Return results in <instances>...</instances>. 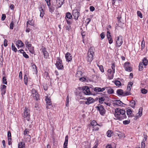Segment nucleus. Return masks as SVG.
Here are the masks:
<instances>
[{
	"label": "nucleus",
	"instance_id": "nucleus-7",
	"mask_svg": "<svg viewBox=\"0 0 148 148\" xmlns=\"http://www.w3.org/2000/svg\"><path fill=\"white\" fill-rule=\"evenodd\" d=\"M72 14L74 16V19L77 20L79 16V12L77 9H76L73 10Z\"/></svg>",
	"mask_w": 148,
	"mask_h": 148
},
{
	"label": "nucleus",
	"instance_id": "nucleus-47",
	"mask_svg": "<svg viewBox=\"0 0 148 148\" xmlns=\"http://www.w3.org/2000/svg\"><path fill=\"white\" fill-rule=\"evenodd\" d=\"M145 46V41L144 40H143L142 42L141 43V50H143V49L144 48Z\"/></svg>",
	"mask_w": 148,
	"mask_h": 148
},
{
	"label": "nucleus",
	"instance_id": "nucleus-58",
	"mask_svg": "<svg viewBox=\"0 0 148 148\" xmlns=\"http://www.w3.org/2000/svg\"><path fill=\"white\" fill-rule=\"evenodd\" d=\"M7 42H8L7 40L6 39H5L4 40V42H3L4 45L5 47H6L8 45Z\"/></svg>",
	"mask_w": 148,
	"mask_h": 148
},
{
	"label": "nucleus",
	"instance_id": "nucleus-15",
	"mask_svg": "<svg viewBox=\"0 0 148 148\" xmlns=\"http://www.w3.org/2000/svg\"><path fill=\"white\" fill-rule=\"evenodd\" d=\"M142 111L143 108L141 107L139 109L138 113L136 114L135 119H136L141 116L142 115Z\"/></svg>",
	"mask_w": 148,
	"mask_h": 148
},
{
	"label": "nucleus",
	"instance_id": "nucleus-14",
	"mask_svg": "<svg viewBox=\"0 0 148 148\" xmlns=\"http://www.w3.org/2000/svg\"><path fill=\"white\" fill-rule=\"evenodd\" d=\"M41 50L43 53L44 56L45 58H47L49 56V54L47 51L45 47H42Z\"/></svg>",
	"mask_w": 148,
	"mask_h": 148
},
{
	"label": "nucleus",
	"instance_id": "nucleus-1",
	"mask_svg": "<svg viewBox=\"0 0 148 148\" xmlns=\"http://www.w3.org/2000/svg\"><path fill=\"white\" fill-rule=\"evenodd\" d=\"M114 115L116 120L121 121L127 118L125 110L119 108H117L115 110Z\"/></svg>",
	"mask_w": 148,
	"mask_h": 148
},
{
	"label": "nucleus",
	"instance_id": "nucleus-26",
	"mask_svg": "<svg viewBox=\"0 0 148 148\" xmlns=\"http://www.w3.org/2000/svg\"><path fill=\"white\" fill-rule=\"evenodd\" d=\"M23 43L21 40H18L16 42V46L18 48L20 47H21L23 46Z\"/></svg>",
	"mask_w": 148,
	"mask_h": 148
},
{
	"label": "nucleus",
	"instance_id": "nucleus-46",
	"mask_svg": "<svg viewBox=\"0 0 148 148\" xmlns=\"http://www.w3.org/2000/svg\"><path fill=\"white\" fill-rule=\"evenodd\" d=\"M94 90L96 92H101V88L96 87L94 89Z\"/></svg>",
	"mask_w": 148,
	"mask_h": 148
},
{
	"label": "nucleus",
	"instance_id": "nucleus-5",
	"mask_svg": "<svg viewBox=\"0 0 148 148\" xmlns=\"http://www.w3.org/2000/svg\"><path fill=\"white\" fill-rule=\"evenodd\" d=\"M123 42L122 37L121 36L117 37L116 40V46L118 47H120L122 45Z\"/></svg>",
	"mask_w": 148,
	"mask_h": 148
},
{
	"label": "nucleus",
	"instance_id": "nucleus-19",
	"mask_svg": "<svg viewBox=\"0 0 148 148\" xmlns=\"http://www.w3.org/2000/svg\"><path fill=\"white\" fill-rule=\"evenodd\" d=\"M107 36L108 40L109 43L110 44H112L113 42V40L111 37L110 33L109 31L107 32Z\"/></svg>",
	"mask_w": 148,
	"mask_h": 148
},
{
	"label": "nucleus",
	"instance_id": "nucleus-38",
	"mask_svg": "<svg viewBox=\"0 0 148 148\" xmlns=\"http://www.w3.org/2000/svg\"><path fill=\"white\" fill-rule=\"evenodd\" d=\"M12 49L13 51L15 52L17 51V49L15 47L14 44L13 43H12Z\"/></svg>",
	"mask_w": 148,
	"mask_h": 148
},
{
	"label": "nucleus",
	"instance_id": "nucleus-29",
	"mask_svg": "<svg viewBox=\"0 0 148 148\" xmlns=\"http://www.w3.org/2000/svg\"><path fill=\"white\" fill-rule=\"evenodd\" d=\"M133 84V83L132 82H129V84L127 86V90L128 91L127 92H128L130 93V91L131 88Z\"/></svg>",
	"mask_w": 148,
	"mask_h": 148
},
{
	"label": "nucleus",
	"instance_id": "nucleus-50",
	"mask_svg": "<svg viewBox=\"0 0 148 148\" xmlns=\"http://www.w3.org/2000/svg\"><path fill=\"white\" fill-rule=\"evenodd\" d=\"M14 26V23L13 21H12L10 24V29H13Z\"/></svg>",
	"mask_w": 148,
	"mask_h": 148
},
{
	"label": "nucleus",
	"instance_id": "nucleus-37",
	"mask_svg": "<svg viewBox=\"0 0 148 148\" xmlns=\"http://www.w3.org/2000/svg\"><path fill=\"white\" fill-rule=\"evenodd\" d=\"M27 79H28V77H27V75L25 74V76H24V81L25 84L26 85H27Z\"/></svg>",
	"mask_w": 148,
	"mask_h": 148
},
{
	"label": "nucleus",
	"instance_id": "nucleus-55",
	"mask_svg": "<svg viewBox=\"0 0 148 148\" xmlns=\"http://www.w3.org/2000/svg\"><path fill=\"white\" fill-rule=\"evenodd\" d=\"M130 122V121L125 120L123 121V123L124 125H127L129 124Z\"/></svg>",
	"mask_w": 148,
	"mask_h": 148
},
{
	"label": "nucleus",
	"instance_id": "nucleus-44",
	"mask_svg": "<svg viewBox=\"0 0 148 148\" xmlns=\"http://www.w3.org/2000/svg\"><path fill=\"white\" fill-rule=\"evenodd\" d=\"M115 85L118 87H119L121 85V83L118 81H116L115 82Z\"/></svg>",
	"mask_w": 148,
	"mask_h": 148
},
{
	"label": "nucleus",
	"instance_id": "nucleus-62",
	"mask_svg": "<svg viewBox=\"0 0 148 148\" xmlns=\"http://www.w3.org/2000/svg\"><path fill=\"white\" fill-rule=\"evenodd\" d=\"M11 134L10 132L9 131L8 133V138H11Z\"/></svg>",
	"mask_w": 148,
	"mask_h": 148
},
{
	"label": "nucleus",
	"instance_id": "nucleus-60",
	"mask_svg": "<svg viewBox=\"0 0 148 148\" xmlns=\"http://www.w3.org/2000/svg\"><path fill=\"white\" fill-rule=\"evenodd\" d=\"M145 143L143 142H142L141 143V148H145Z\"/></svg>",
	"mask_w": 148,
	"mask_h": 148
},
{
	"label": "nucleus",
	"instance_id": "nucleus-64",
	"mask_svg": "<svg viewBox=\"0 0 148 148\" xmlns=\"http://www.w3.org/2000/svg\"><path fill=\"white\" fill-rule=\"evenodd\" d=\"M79 80L83 82L86 79L84 77H81L80 78H79Z\"/></svg>",
	"mask_w": 148,
	"mask_h": 148
},
{
	"label": "nucleus",
	"instance_id": "nucleus-10",
	"mask_svg": "<svg viewBox=\"0 0 148 148\" xmlns=\"http://www.w3.org/2000/svg\"><path fill=\"white\" fill-rule=\"evenodd\" d=\"M97 108L100 114L102 115H104L105 114L106 110L104 108L103 106H102L100 105L97 106Z\"/></svg>",
	"mask_w": 148,
	"mask_h": 148
},
{
	"label": "nucleus",
	"instance_id": "nucleus-57",
	"mask_svg": "<svg viewBox=\"0 0 148 148\" xmlns=\"http://www.w3.org/2000/svg\"><path fill=\"white\" fill-rule=\"evenodd\" d=\"M23 56L25 58H29L28 56L26 54L25 52H23Z\"/></svg>",
	"mask_w": 148,
	"mask_h": 148
},
{
	"label": "nucleus",
	"instance_id": "nucleus-35",
	"mask_svg": "<svg viewBox=\"0 0 148 148\" xmlns=\"http://www.w3.org/2000/svg\"><path fill=\"white\" fill-rule=\"evenodd\" d=\"M113 133V132L111 130H108L107 132V136L108 137H111Z\"/></svg>",
	"mask_w": 148,
	"mask_h": 148
},
{
	"label": "nucleus",
	"instance_id": "nucleus-40",
	"mask_svg": "<svg viewBox=\"0 0 148 148\" xmlns=\"http://www.w3.org/2000/svg\"><path fill=\"white\" fill-rule=\"evenodd\" d=\"M2 82L3 84H7V82L6 81V78L5 76H4L2 79Z\"/></svg>",
	"mask_w": 148,
	"mask_h": 148
},
{
	"label": "nucleus",
	"instance_id": "nucleus-41",
	"mask_svg": "<svg viewBox=\"0 0 148 148\" xmlns=\"http://www.w3.org/2000/svg\"><path fill=\"white\" fill-rule=\"evenodd\" d=\"M66 17L69 19H71L72 18V16L70 13L68 12L66 13Z\"/></svg>",
	"mask_w": 148,
	"mask_h": 148
},
{
	"label": "nucleus",
	"instance_id": "nucleus-16",
	"mask_svg": "<svg viewBox=\"0 0 148 148\" xmlns=\"http://www.w3.org/2000/svg\"><path fill=\"white\" fill-rule=\"evenodd\" d=\"M64 0H56V3L57 8L60 7L63 4Z\"/></svg>",
	"mask_w": 148,
	"mask_h": 148
},
{
	"label": "nucleus",
	"instance_id": "nucleus-25",
	"mask_svg": "<svg viewBox=\"0 0 148 148\" xmlns=\"http://www.w3.org/2000/svg\"><path fill=\"white\" fill-rule=\"evenodd\" d=\"M68 136L67 135L66 136L65 138V141L64 144V148H67V146L68 144Z\"/></svg>",
	"mask_w": 148,
	"mask_h": 148
},
{
	"label": "nucleus",
	"instance_id": "nucleus-48",
	"mask_svg": "<svg viewBox=\"0 0 148 148\" xmlns=\"http://www.w3.org/2000/svg\"><path fill=\"white\" fill-rule=\"evenodd\" d=\"M69 96L68 95L66 97V106H69Z\"/></svg>",
	"mask_w": 148,
	"mask_h": 148
},
{
	"label": "nucleus",
	"instance_id": "nucleus-54",
	"mask_svg": "<svg viewBox=\"0 0 148 148\" xmlns=\"http://www.w3.org/2000/svg\"><path fill=\"white\" fill-rule=\"evenodd\" d=\"M111 69H112V71L115 72V64L114 63H112V64Z\"/></svg>",
	"mask_w": 148,
	"mask_h": 148
},
{
	"label": "nucleus",
	"instance_id": "nucleus-3",
	"mask_svg": "<svg viewBox=\"0 0 148 148\" xmlns=\"http://www.w3.org/2000/svg\"><path fill=\"white\" fill-rule=\"evenodd\" d=\"M94 53L93 50L90 48L88 52L87 53V60L88 62H90L93 59V55Z\"/></svg>",
	"mask_w": 148,
	"mask_h": 148
},
{
	"label": "nucleus",
	"instance_id": "nucleus-32",
	"mask_svg": "<svg viewBox=\"0 0 148 148\" xmlns=\"http://www.w3.org/2000/svg\"><path fill=\"white\" fill-rule=\"evenodd\" d=\"M32 67L33 69V71L36 73H37L38 71L37 67L35 65L33 64L32 66Z\"/></svg>",
	"mask_w": 148,
	"mask_h": 148
},
{
	"label": "nucleus",
	"instance_id": "nucleus-17",
	"mask_svg": "<svg viewBox=\"0 0 148 148\" xmlns=\"http://www.w3.org/2000/svg\"><path fill=\"white\" fill-rule=\"evenodd\" d=\"M86 99H87V101L85 102V103L87 105H89L93 103L94 101V100L92 97H89L88 98H86Z\"/></svg>",
	"mask_w": 148,
	"mask_h": 148
},
{
	"label": "nucleus",
	"instance_id": "nucleus-56",
	"mask_svg": "<svg viewBox=\"0 0 148 148\" xmlns=\"http://www.w3.org/2000/svg\"><path fill=\"white\" fill-rule=\"evenodd\" d=\"M8 144L9 145H11L12 144V139L11 138H8Z\"/></svg>",
	"mask_w": 148,
	"mask_h": 148
},
{
	"label": "nucleus",
	"instance_id": "nucleus-12",
	"mask_svg": "<svg viewBox=\"0 0 148 148\" xmlns=\"http://www.w3.org/2000/svg\"><path fill=\"white\" fill-rule=\"evenodd\" d=\"M124 67L127 71L130 72L132 71V68L130 66V63L129 62H126L124 64Z\"/></svg>",
	"mask_w": 148,
	"mask_h": 148
},
{
	"label": "nucleus",
	"instance_id": "nucleus-27",
	"mask_svg": "<svg viewBox=\"0 0 148 148\" xmlns=\"http://www.w3.org/2000/svg\"><path fill=\"white\" fill-rule=\"evenodd\" d=\"M56 6V5L53 4L51 6H50V5H49V6H48L49 8V11L51 13H52L55 10V8L54 6Z\"/></svg>",
	"mask_w": 148,
	"mask_h": 148
},
{
	"label": "nucleus",
	"instance_id": "nucleus-33",
	"mask_svg": "<svg viewBox=\"0 0 148 148\" xmlns=\"http://www.w3.org/2000/svg\"><path fill=\"white\" fill-rule=\"evenodd\" d=\"M116 132L119 133V134L116 133L119 138H122L125 137V135L124 134L121 133L119 131Z\"/></svg>",
	"mask_w": 148,
	"mask_h": 148
},
{
	"label": "nucleus",
	"instance_id": "nucleus-18",
	"mask_svg": "<svg viewBox=\"0 0 148 148\" xmlns=\"http://www.w3.org/2000/svg\"><path fill=\"white\" fill-rule=\"evenodd\" d=\"M65 57L66 61L68 62L71 61L72 59L71 55L69 53L67 52L65 55Z\"/></svg>",
	"mask_w": 148,
	"mask_h": 148
},
{
	"label": "nucleus",
	"instance_id": "nucleus-8",
	"mask_svg": "<svg viewBox=\"0 0 148 148\" xmlns=\"http://www.w3.org/2000/svg\"><path fill=\"white\" fill-rule=\"evenodd\" d=\"M32 95L34 99L36 100H38L39 99V95L36 91L34 89H32Z\"/></svg>",
	"mask_w": 148,
	"mask_h": 148
},
{
	"label": "nucleus",
	"instance_id": "nucleus-49",
	"mask_svg": "<svg viewBox=\"0 0 148 148\" xmlns=\"http://www.w3.org/2000/svg\"><path fill=\"white\" fill-rule=\"evenodd\" d=\"M141 92L143 94H146L147 93V91L145 89L143 88L141 89Z\"/></svg>",
	"mask_w": 148,
	"mask_h": 148
},
{
	"label": "nucleus",
	"instance_id": "nucleus-24",
	"mask_svg": "<svg viewBox=\"0 0 148 148\" xmlns=\"http://www.w3.org/2000/svg\"><path fill=\"white\" fill-rule=\"evenodd\" d=\"M39 10L40 12V16L42 18L45 14L41 6L39 8Z\"/></svg>",
	"mask_w": 148,
	"mask_h": 148
},
{
	"label": "nucleus",
	"instance_id": "nucleus-52",
	"mask_svg": "<svg viewBox=\"0 0 148 148\" xmlns=\"http://www.w3.org/2000/svg\"><path fill=\"white\" fill-rule=\"evenodd\" d=\"M25 43L27 47H31L32 46V45L31 44L29 43L28 41H26Z\"/></svg>",
	"mask_w": 148,
	"mask_h": 148
},
{
	"label": "nucleus",
	"instance_id": "nucleus-6",
	"mask_svg": "<svg viewBox=\"0 0 148 148\" xmlns=\"http://www.w3.org/2000/svg\"><path fill=\"white\" fill-rule=\"evenodd\" d=\"M107 75L110 79H112L114 77V74L115 72L112 71L111 69H109L107 71Z\"/></svg>",
	"mask_w": 148,
	"mask_h": 148
},
{
	"label": "nucleus",
	"instance_id": "nucleus-21",
	"mask_svg": "<svg viewBox=\"0 0 148 148\" xmlns=\"http://www.w3.org/2000/svg\"><path fill=\"white\" fill-rule=\"evenodd\" d=\"M6 86L5 85H1V94L3 95H5V89L6 88Z\"/></svg>",
	"mask_w": 148,
	"mask_h": 148
},
{
	"label": "nucleus",
	"instance_id": "nucleus-61",
	"mask_svg": "<svg viewBox=\"0 0 148 148\" xmlns=\"http://www.w3.org/2000/svg\"><path fill=\"white\" fill-rule=\"evenodd\" d=\"M6 18V15L5 14H3L2 15V17H1V20L2 21L4 20Z\"/></svg>",
	"mask_w": 148,
	"mask_h": 148
},
{
	"label": "nucleus",
	"instance_id": "nucleus-9",
	"mask_svg": "<svg viewBox=\"0 0 148 148\" xmlns=\"http://www.w3.org/2000/svg\"><path fill=\"white\" fill-rule=\"evenodd\" d=\"M45 101L47 104V109H50L52 107L51 99L49 97H47L45 99Z\"/></svg>",
	"mask_w": 148,
	"mask_h": 148
},
{
	"label": "nucleus",
	"instance_id": "nucleus-63",
	"mask_svg": "<svg viewBox=\"0 0 148 148\" xmlns=\"http://www.w3.org/2000/svg\"><path fill=\"white\" fill-rule=\"evenodd\" d=\"M108 92L110 94H112L114 93V91L113 89H111L108 90Z\"/></svg>",
	"mask_w": 148,
	"mask_h": 148
},
{
	"label": "nucleus",
	"instance_id": "nucleus-4",
	"mask_svg": "<svg viewBox=\"0 0 148 148\" xmlns=\"http://www.w3.org/2000/svg\"><path fill=\"white\" fill-rule=\"evenodd\" d=\"M55 64L57 68L59 70H62L63 69V66L62 64V60L60 58L58 57Z\"/></svg>",
	"mask_w": 148,
	"mask_h": 148
},
{
	"label": "nucleus",
	"instance_id": "nucleus-30",
	"mask_svg": "<svg viewBox=\"0 0 148 148\" xmlns=\"http://www.w3.org/2000/svg\"><path fill=\"white\" fill-rule=\"evenodd\" d=\"M82 75V72L80 71H77V73L76 74V77L78 78L81 77Z\"/></svg>",
	"mask_w": 148,
	"mask_h": 148
},
{
	"label": "nucleus",
	"instance_id": "nucleus-39",
	"mask_svg": "<svg viewBox=\"0 0 148 148\" xmlns=\"http://www.w3.org/2000/svg\"><path fill=\"white\" fill-rule=\"evenodd\" d=\"M105 99L104 97H101L99 98V102L101 103H103V102L104 101Z\"/></svg>",
	"mask_w": 148,
	"mask_h": 148
},
{
	"label": "nucleus",
	"instance_id": "nucleus-22",
	"mask_svg": "<svg viewBox=\"0 0 148 148\" xmlns=\"http://www.w3.org/2000/svg\"><path fill=\"white\" fill-rule=\"evenodd\" d=\"M126 112L129 117H132L134 116V115L132 113V110L130 109L127 110Z\"/></svg>",
	"mask_w": 148,
	"mask_h": 148
},
{
	"label": "nucleus",
	"instance_id": "nucleus-51",
	"mask_svg": "<svg viewBox=\"0 0 148 148\" xmlns=\"http://www.w3.org/2000/svg\"><path fill=\"white\" fill-rule=\"evenodd\" d=\"M27 24H28L31 25H33L34 24V22L32 20L31 21H28L27 22Z\"/></svg>",
	"mask_w": 148,
	"mask_h": 148
},
{
	"label": "nucleus",
	"instance_id": "nucleus-53",
	"mask_svg": "<svg viewBox=\"0 0 148 148\" xmlns=\"http://www.w3.org/2000/svg\"><path fill=\"white\" fill-rule=\"evenodd\" d=\"M99 68V69L100 70V71L102 72L103 73L104 72V70L103 69V67L102 66L100 65L98 66Z\"/></svg>",
	"mask_w": 148,
	"mask_h": 148
},
{
	"label": "nucleus",
	"instance_id": "nucleus-34",
	"mask_svg": "<svg viewBox=\"0 0 148 148\" xmlns=\"http://www.w3.org/2000/svg\"><path fill=\"white\" fill-rule=\"evenodd\" d=\"M144 64L142 62H140L139 63V70L140 71H141L143 69V65Z\"/></svg>",
	"mask_w": 148,
	"mask_h": 148
},
{
	"label": "nucleus",
	"instance_id": "nucleus-13",
	"mask_svg": "<svg viewBox=\"0 0 148 148\" xmlns=\"http://www.w3.org/2000/svg\"><path fill=\"white\" fill-rule=\"evenodd\" d=\"M117 94L119 95H121L124 96L125 95H129V93L127 92L124 94L123 91V90L121 89H119L117 90L116 91Z\"/></svg>",
	"mask_w": 148,
	"mask_h": 148
},
{
	"label": "nucleus",
	"instance_id": "nucleus-45",
	"mask_svg": "<svg viewBox=\"0 0 148 148\" xmlns=\"http://www.w3.org/2000/svg\"><path fill=\"white\" fill-rule=\"evenodd\" d=\"M137 14L138 16H139L140 18H143V15L140 11H137Z\"/></svg>",
	"mask_w": 148,
	"mask_h": 148
},
{
	"label": "nucleus",
	"instance_id": "nucleus-36",
	"mask_svg": "<svg viewBox=\"0 0 148 148\" xmlns=\"http://www.w3.org/2000/svg\"><path fill=\"white\" fill-rule=\"evenodd\" d=\"M28 49L29 51L30 52L33 53L34 52V47L32 46L31 47H28Z\"/></svg>",
	"mask_w": 148,
	"mask_h": 148
},
{
	"label": "nucleus",
	"instance_id": "nucleus-2",
	"mask_svg": "<svg viewBox=\"0 0 148 148\" xmlns=\"http://www.w3.org/2000/svg\"><path fill=\"white\" fill-rule=\"evenodd\" d=\"M30 109L29 108H25L23 112V117L25 120L28 121L30 119Z\"/></svg>",
	"mask_w": 148,
	"mask_h": 148
},
{
	"label": "nucleus",
	"instance_id": "nucleus-43",
	"mask_svg": "<svg viewBox=\"0 0 148 148\" xmlns=\"http://www.w3.org/2000/svg\"><path fill=\"white\" fill-rule=\"evenodd\" d=\"M91 125L92 126H96L97 125V123L95 121L93 120L91 123Z\"/></svg>",
	"mask_w": 148,
	"mask_h": 148
},
{
	"label": "nucleus",
	"instance_id": "nucleus-11",
	"mask_svg": "<svg viewBox=\"0 0 148 148\" xmlns=\"http://www.w3.org/2000/svg\"><path fill=\"white\" fill-rule=\"evenodd\" d=\"M83 92L84 94L89 95L90 94V92L89 88L88 86H84L83 87Z\"/></svg>",
	"mask_w": 148,
	"mask_h": 148
},
{
	"label": "nucleus",
	"instance_id": "nucleus-42",
	"mask_svg": "<svg viewBox=\"0 0 148 148\" xmlns=\"http://www.w3.org/2000/svg\"><path fill=\"white\" fill-rule=\"evenodd\" d=\"M130 103L131 107L134 108L135 107V105L136 103L135 101L134 100H132L130 101Z\"/></svg>",
	"mask_w": 148,
	"mask_h": 148
},
{
	"label": "nucleus",
	"instance_id": "nucleus-59",
	"mask_svg": "<svg viewBox=\"0 0 148 148\" xmlns=\"http://www.w3.org/2000/svg\"><path fill=\"white\" fill-rule=\"evenodd\" d=\"M100 36L101 38L102 39L104 38L105 37L104 33L103 32H102L100 34Z\"/></svg>",
	"mask_w": 148,
	"mask_h": 148
},
{
	"label": "nucleus",
	"instance_id": "nucleus-20",
	"mask_svg": "<svg viewBox=\"0 0 148 148\" xmlns=\"http://www.w3.org/2000/svg\"><path fill=\"white\" fill-rule=\"evenodd\" d=\"M114 104L117 106L121 107L123 106V105L125 104L119 100L115 101L114 102Z\"/></svg>",
	"mask_w": 148,
	"mask_h": 148
},
{
	"label": "nucleus",
	"instance_id": "nucleus-28",
	"mask_svg": "<svg viewBox=\"0 0 148 148\" xmlns=\"http://www.w3.org/2000/svg\"><path fill=\"white\" fill-rule=\"evenodd\" d=\"M25 144L23 142H19L18 144V148H24Z\"/></svg>",
	"mask_w": 148,
	"mask_h": 148
},
{
	"label": "nucleus",
	"instance_id": "nucleus-23",
	"mask_svg": "<svg viewBox=\"0 0 148 148\" xmlns=\"http://www.w3.org/2000/svg\"><path fill=\"white\" fill-rule=\"evenodd\" d=\"M29 131L27 129H26L24 131V137H27V138H28L29 139V141L30 140V136L28 135V134L29 133Z\"/></svg>",
	"mask_w": 148,
	"mask_h": 148
},
{
	"label": "nucleus",
	"instance_id": "nucleus-31",
	"mask_svg": "<svg viewBox=\"0 0 148 148\" xmlns=\"http://www.w3.org/2000/svg\"><path fill=\"white\" fill-rule=\"evenodd\" d=\"M148 60L147 59L145 58H144L143 60V62L142 63L143 64L144 66H147L148 64Z\"/></svg>",
	"mask_w": 148,
	"mask_h": 148
}]
</instances>
